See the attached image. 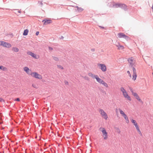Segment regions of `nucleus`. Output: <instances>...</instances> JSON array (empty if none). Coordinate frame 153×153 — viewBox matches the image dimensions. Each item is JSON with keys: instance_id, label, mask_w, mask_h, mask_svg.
Returning a JSON list of instances; mask_svg holds the SVG:
<instances>
[{"instance_id": "15", "label": "nucleus", "mask_w": 153, "mask_h": 153, "mask_svg": "<svg viewBox=\"0 0 153 153\" xmlns=\"http://www.w3.org/2000/svg\"><path fill=\"white\" fill-rule=\"evenodd\" d=\"M27 53L28 55L31 56L35 59H38L36 55L32 53V52L29 51Z\"/></svg>"}, {"instance_id": "26", "label": "nucleus", "mask_w": 153, "mask_h": 153, "mask_svg": "<svg viewBox=\"0 0 153 153\" xmlns=\"http://www.w3.org/2000/svg\"><path fill=\"white\" fill-rule=\"evenodd\" d=\"M32 86L34 88H38L37 85L35 83H33L32 84Z\"/></svg>"}, {"instance_id": "30", "label": "nucleus", "mask_w": 153, "mask_h": 153, "mask_svg": "<svg viewBox=\"0 0 153 153\" xmlns=\"http://www.w3.org/2000/svg\"><path fill=\"white\" fill-rule=\"evenodd\" d=\"M0 101L1 102H4V101L2 98H0Z\"/></svg>"}, {"instance_id": "34", "label": "nucleus", "mask_w": 153, "mask_h": 153, "mask_svg": "<svg viewBox=\"0 0 153 153\" xmlns=\"http://www.w3.org/2000/svg\"><path fill=\"white\" fill-rule=\"evenodd\" d=\"M59 66L60 67V68H61V69H63V67H62V66Z\"/></svg>"}, {"instance_id": "8", "label": "nucleus", "mask_w": 153, "mask_h": 153, "mask_svg": "<svg viewBox=\"0 0 153 153\" xmlns=\"http://www.w3.org/2000/svg\"><path fill=\"white\" fill-rule=\"evenodd\" d=\"M129 89L131 92L132 95L135 97L138 100L140 101L141 100L140 99L137 94L136 92H134L133 90V89L129 87Z\"/></svg>"}, {"instance_id": "11", "label": "nucleus", "mask_w": 153, "mask_h": 153, "mask_svg": "<svg viewBox=\"0 0 153 153\" xmlns=\"http://www.w3.org/2000/svg\"><path fill=\"white\" fill-rule=\"evenodd\" d=\"M97 65L103 72H105L106 71V67L105 64L98 63Z\"/></svg>"}, {"instance_id": "13", "label": "nucleus", "mask_w": 153, "mask_h": 153, "mask_svg": "<svg viewBox=\"0 0 153 153\" xmlns=\"http://www.w3.org/2000/svg\"><path fill=\"white\" fill-rule=\"evenodd\" d=\"M132 70L133 72V74L132 75V79L135 81L137 77V75L136 73V71L135 68L134 67L132 68Z\"/></svg>"}, {"instance_id": "16", "label": "nucleus", "mask_w": 153, "mask_h": 153, "mask_svg": "<svg viewBox=\"0 0 153 153\" xmlns=\"http://www.w3.org/2000/svg\"><path fill=\"white\" fill-rule=\"evenodd\" d=\"M116 46L118 48L117 49L118 50H123L124 49V46L121 45L119 42L117 43L116 44Z\"/></svg>"}, {"instance_id": "24", "label": "nucleus", "mask_w": 153, "mask_h": 153, "mask_svg": "<svg viewBox=\"0 0 153 153\" xmlns=\"http://www.w3.org/2000/svg\"><path fill=\"white\" fill-rule=\"evenodd\" d=\"M77 10L79 12L82 11L83 10V9L81 7H79L78 6L76 7Z\"/></svg>"}, {"instance_id": "17", "label": "nucleus", "mask_w": 153, "mask_h": 153, "mask_svg": "<svg viewBox=\"0 0 153 153\" xmlns=\"http://www.w3.org/2000/svg\"><path fill=\"white\" fill-rule=\"evenodd\" d=\"M131 123L133 124V125L136 128H138L139 127L138 125H137V123L136 122V121L133 119H131Z\"/></svg>"}, {"instance_id": "9", "label": "nucleus", "mask_w": 153, "mask_h": 153, "mask_svg": "<svg viewBox=\"0 0 153 153\" xmlns=\"http://www.w3.org/2000/svg\"><path fill=\"white\" fill-rule=\"evenodd\" d=\"M128 61L130 65L132 67L136 63V60L133 57L128 59Z\"/></svg>"}, {"instance_id": "35", "label": "nucleus", "mask_w": 153, "mask_h": 153, "mask_svg": "<svg viewBox=\"0 0 153 153\" xmlns=\"http://www.w3.org/2000/svg\"><path fill=\"white\" fill-rule=\"evenodd\" d=\"M152 10H153V5L152 7Z\"/></svg>"}, {"instance_id": "31", "label": "nucleus", "mask_w": 153, "mask_h": 153, "mask_svg": "<svg viewBox=\"0 0 153 153\" xmlns=\"http://www.w3.org/2000/svg\"><path fill=\"white\" fill-rule=\"evenodd\" d=\"M15 100H16L18 101H20V99L19 98H17L16 99H15Z\"/></svg>"}, {"instance_id": "1", "label": "nucleus", "mask_w": 153, "mask_h": 153, "mask_svg": "<svg viewBox=\"0 0 153 153\" xmlns=\"http://www.w3.org/2000/svg\"><path fill=\"white\" fill-rule=\"evenodd\" d=\"M120 90L122 93L123 97L128 100L131 101V97L128 95V93L124 88L123 87H121L120 88Z\"/></svg>"}, {"instance_id": "19", "label": "nucleus", "mask_w": 153, "mask_h": 153, "mask_svg": "<svg viewBox=\"0 0 153 153\" xmlns=\"http://www.w3.org/2000/svg\"><path fill=\"white\" fill-rule=\"evenodd\" d=\"M12 50L13 52H17L19 51V49L16 47H13L12 48Z\"/></svg>"}, {"instance_id": "14", "label": "nucleus", "mask_w": 153, "mask_h": 153, "mask_svg": "<svg viewBox=\"0 0 153 153\" xmlns=\"http://www.w3.org/2000/svg\"><path fill=\"white\" fill-rule=\"evenodd\" d=\"M42 22H44V25H46L52 23V21L51 19H45L42 21Z\"/></svg>"}, {"instance_id": "28", "label": "nucleus", "mask_w": 153, "mask_h": 153, "mask_svg": "<svg viewBox=\"0 0 153 153\" xmlns=\"http://www.w3.org/2000/svg\"><path fill=\"white\" fill-rule=\"evenodd\" d=\"M127 72L129 76L130 77H131V74H130V71H127Z\"/></svg>"}, {"instance_id": "21", "label": "nucleus", "mask_w": 153, "mask_h": 153, "mask_svg": "<svg viewBox=\"0 0 153 153\" xmlns=\"http://www.w3.org/2000/svg\"><path fill=\"white\" fill-rule=\"evenodd\" d=\"M120 7L125 10H127V6L125 4H121Z\"/></svg>"}, {"instance_id": "32", "label": "nucleus", "mask_w": 153, "mask_h": 153, "mask_svg": "<svg viewBox=\"0 0 153 153\" xmlns=\"http://www.w3.org/2000/svg\"><path fill=\"white\" fill-rule=\"evenodd\" d=\"M39 31H37V32H36V35L37 36L39 34Z\"/></svg>"}, {"instance_id": "18", "label": "nucleus", "mask_w": 153, "mask_h": 153, "mask_svg": "<svg viewBox=\"0 0 153 153\" xmlns=\"http://www.w3.org/2000/svg\"><path fill=\"white\" fill-rule=\"evenodd\" d=\"M88 75L89 76L92 77L93 79H95L96 77L97 76V75H96L94 74L91 72L88 73Z\"/></svg>"}, {"instance_id": "5", "label": "nucleus", "mask_w": 153, "mask_h": 153, "mask_svg": "<svg viewBox=\"0 0 153 153\" xmlns=\"http://www.w3.org/2000/svg\"><path fill=\"white\" fill-rule=\"evenodd\" d=\"M99 111L102 117L105 120H107L108 116L106 113L102 109H100Z\"/></svg>"}, {"instance_id": "27", "label": "nucleus", "mask_w": 153, "mask_h": 153, "mask_svg": "<svg viewBox=\"0 0 153 153\" xmlns=\"http://www.w3.org/2000/svg\"><path fill=\"white\" fill-rule=\"evenodd\" d=\"M53 58L55 61H58L59 60L58 57L55 56L53 57Z\"/></svg>"}, {"instance_id": "20", "label": "nucleus", "mask_w": 153, "mask_h": 153, "mask_svg": "<svg viewBox=\"0 0 153 153\" xmlns=\"http://www.w3.org/2000/svg\"><path fill=\"white\" fill-rule=\"evenodd\" d=\"M121 4L115 3L113 5V7L115 8L120 7Z\"/></svg>"}, {"instance_id": "37", "label": "nucleus", "mask_w": 153, "mask_h": 153, "mask_svg": "<svg viewBox=\"0 0 153 153\" xmlns=\"http://www.w3.org/2000/svg\"><path fill=\"white\" fill-rule=\"evenodd\" d=\"M152 75L153 76V73H152Z\"/></svg>"}, {"instance_id": "33", "label": "nucleus", "mask_w": 153, "mask_h": 153, "mask_svg": "<svg viewBox=\"0 0 153 153\" xmlns=\"http://www.w3.org/2000/svg\"><path fill=\"white\" fill-rule=\"evenodd\" d=\"M117 129L119 131V132H120V129L118 128H117Z\"/></svg>"}, {"instance_id": "36", "label": "nucleus", "mask_w": 153, "mask_h": 153, "mask_svg": "<svg viewBox=\"0 0 153 153\" xmlns=\"http://www.w3.org/2000/svg\"><path fill=\"white\" fill-rule=\"evenodd\" d=\"M18 12L19 13H21V12L20 11H18Z\"/></svg>"}, {"instance_id": "23", "label": "nucleus", "mask_w": 153, "mask_h": 153, "mask_svg": "<svg viewBox=\"0 0 153 153\" xmlns=\"http://www.w3.org/2000/svg\"><path fill=\"white\" fill-rule=\"evenodd\" d=\"M0 69L4 71H6L7 70V68L6 67L2 65L0 66Z\"/></svg>"}, {"instance_id": "4", "label": "nucleus", "mask_w": 153, "mask_h": 153, "mask_svg": "<svg viewBox=\"0 0 153 153\" xmlns=\"http://www.w3.org/2000/svg\"><path fill=\"white\" fill-rule=\"evenodd\" d=\"M30 76L39 79H42V75L36 72H32Z\"/></svg>"}, {"instance_id": "3", "label": "nucleus", "mask_w": 153, "mask_h": 153, "mask_svg": "<svg viewBox=\"0 0 153 153\" xmlns=\"http://www.w3.org/2000/svg\"><path fill=\"white\" fill-rule=\"evenodd\" d=\"M119 110L120 112V113L121 114L122 116L124 118L126 122L127 123H128L129 122V120L127 115L121 109L119 108Z\"/></svg>"}, {"instance_id": "6", "label": "nucleus", "mask_w": 153, "mask_h": 153, "mask_svg": "<svg viewBox=\"0 0 153 153\" xmlns=\"http://www.w3.org/2000/svg\"><path fill=\"white\" fill-rule=\"evenodd\" d=\"M100 130L102 132V136L104 140H106L108 137V133L105 129L104 128H100Z\"/></svg>"}, {"instance_id": "25", "label": "nucleus", "mask_w": 153, "mask_h": 153, "mask_svg": "<svg viewBox=\"0 0 153 153\" xmlns=\"http://www.w3.org/2000/svg\"><path fill=\"white\" fill-rule=\"evenodd\" d=\"M136 129H137L139 134H140V135H142V133L139 128V127H138V128H137Z\"/></svg>"}, {"instance_id": "22", "label": "nucleus", "mask_w": 153, "mask_h": 153, "mask_svg": "<svg viewBox=\"0 0 153 153\" xmlns=\"http://www.w3.org/2000/svg\"><path fill=\"white\" fill-rule=\"evenodd\" d=\"M29 31L27 29H26L24 30L23 33V35L24 36H26L28 34Z\"/></svg>"}, {"instance_id": "12", "label": "nucleus", "mask_w": 153, "mask_h": 153, "mask_svg": "<svg viewBox=\"0 0 153 153\" xmlns=\"http://www.w3.org/2000/svg\"><path fill=\"white\" fill-rule=\"evenodd\" d=\"M23 69L27 74L30 75L32 73V71L31 69L27 67H24Z\"/></svg>"}, {"instance_id": "2", "label": "nucleus", "mask_w": 153, "mask_h": 153, "mask_svg": "<svg viewBox=\"0 0 153 153\" xmlns=\"http://www.w3.org/2000/svg\"><path fill=\"white\" fill-rule=\"evenodd\" d=\"M95 79H96L97 82L99 83L102 84L106 88H108V84L102 79L100 78L97 75V76L96 77Z\"/></svg>"}, {"instance_id": "10", "label": "nucleus", "mask_w": 153, "mask_h": 153, "mask_svg": "<svg viewBox=\"0 0 153 153\" xmlns=\"http://www.w3.org/2000/svg\"><path fill=\"white\" fill-rule=\"evenodd\" d=\"M117 36L118 38H124L126 40H128L129 39V37L125 35L123 33H119L117 34Z\"/></svg>"}, {"instance_id": "7", "label": "nucleus", "mask_w": 153, "mask_h": 153, "mask_svg": "<svg viewBox=\"0 0 153 153\" xmlns=\"http://www.w3.org/2000/svg\"><path fill=\"white\" fill-rule=\"evenodd\" d=\"M0 46H2L7 48H10L11 47V45L9 43L5 42L3 41H0Z\"/></svg>"}, {"instance_id": "29", "label": "nucleus", "mask_w": 153, "mask_h": 153, "mask_svg": "<svg viewBox=\"0 0 153 153\" xmlns=\"http://www.w3.org/2000/svg\"><path fill=\"white\" fill-rule=\"evenodd\" d=\"M50 51H52L53 50V48L52 47H48Z\"/></svg>"}]
</instances>
